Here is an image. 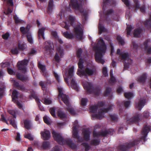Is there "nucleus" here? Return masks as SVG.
I'll list each match as a JSON object with an SVG mask.
<instances>
[{"mask_svg":"<svg viewBox=\"0 0 151 151\" xmlns=\"http://www.w3.org/2000/svg\"><path fill=\"white\" fill-rule=\"evenodd\" d=\"M103 3L104 5L103 7L104 9V6L106 5L111 6H114L116 5V1L114 0H104Z\"/></svg>","mask_w":151,"mask_h":151,"instance_id":"18","label":"nucleus"},{"mask_svg":"<svg viewBox=\"0 0 151 151\" xmlns=\"http://www.w3.org/2000/svg\"><path fill=\"white\" fill-rule=\"evenodd\" d=\"M113 130L112 129H108L101 132V136L105 137L108 134L112 135L113 134Z\"/></svg>","mask_w":151,"mask_h":151,"instance_id":"31","label":"nucleus"},{"mask_svg":"<svg viewBox=\"0 0 151 151\" xmlns=\"http://www.w3.org/2000/svg\"><path fill=\"white\" fill-rule=\"evenodd\" d=\"M95 51V58L96 61L102 64L105 62L102 58L106 51V46L103 40L101 39L97 45L93 47Z\"/></svg>","mask_w":151,"mask_h":151,"instance_id":"1","label":"nucleus"},{"mask_svg":"<svg viewBox=\"0 0 151 151\" xmlns=\"http://www.w3.org/2000/svg\"><path fill=\"white\" fill-rule=\"evenodd\" d=\"M24 123L25 127L27 129H29L31 126L29 121L27 120H25L24 121Z\"/></svg>","mask_w":151,"mask_h":151,"instance_id":"46","label":"nucleus"},{"mask_svg":"<svg viewBox=\"0 0 151 151\" xmlns=\"http://www.w3.org/2000/svg\"><path fill=\"white\" fill-rule=\"evenodd\" d=\"M90 132L87 129H85L83 131L84 139L86 141L90 140Z\"/></svg>","mask_w":151,"mask_h":151,"instance_id":"20","label":"nucleus"},{"mask_svg":"<svg viewBox=\"0 0 151 151\" xmlns=\"http://www.w3.org/2000/svg\"><path fill=\"white\" fill-rule=\"evenodd\" d=\"M50 145V143L48 141L44 142L42 145V147L44 149L48 148Z\"/></svg>","mask_w":151,"mask_h":151,"instance_id":"47","label":"nucleus"},{"mask_svg":"<svg viewBox=\"0 0 151 151\" xmlns=\"http://www.w3.org/2000/svg\"><path fill=\"white\" fill-rule=\"evenodd\" d=\"M12 101L15 103L17 100L16 99L18 98V92L16 90L13 91L12 93Z\"/></svg>","mask_w":151,"mask_h":151,"instance_id":"33","label":"nucleus"},{"mask_svg":"<svg viewBox=\"0 0 151 151\" xmlns=\"http://www.w3.org/2000/svg\"><path fill=\"white\" fill-rule=\"evenodd\" d=\"M100 141L97 139H93L91 141V144L94 145H99Z\"/></svg>","mask_w":151,"mask_h":151,"instance_id":"50","label":"nucleus"},{"mask_svg":"<svg viewBox=\"0 0 151 151\" xmlns=\"http://www.w3.org/2000/svg\"><path fill=\"white\" fill-rule=\"evenodd\" d=\"M73 32L76 35V37L80 40L83 39V31L80 24H77L73 26Z\"/></svg>","mask_w":151,"mask_h":151,"instance_id":"11","label":"nucleus"},{"mask_svg":"<svg viewBox=\"0 0 151 151\" xmlns=\"http://www.w3.org/2000/svg\"><path fill=\"white\" fill-rule=\"evenodd\" d=\"M8 120L10 122V124L15 129L17 128V126L15 123V120L14 119H12L11 118L9 117L8 119Z\"/></svg>","mask_w":151,"mask_h":151,"instance_id":"40","label":"nucleus"},{"mask_svg":"<svg viewBox=\"0 0 151 151\" xmlns=\"http://www.w3.org/2000/svg\"><path fill=\"white\" fill-rule=\"evenodd\" d=\"M41 134L44 140L49 139L50 137V133L47 130H45L44 131L41 132Z\"/></svg>","mask_w":151,"mask_h":151,"instance_id":"16","label":"nucleus"},{"mask_svg":"<svg viewBox=\"0 0 151 151\" xmlns=\"http://www.w3.org/2000/svg\"><path fill=\"white\" fill-rule=\"evenodd\" d=\"M125 97L128 99H131L133 97V93L131 92H126L124 93Z\"/></svg>","mask_w":151,"mask_h":151,"instance_id":"41","label":"nucleus"},{"mask_svg":"<svg viewBox=\"0 0 151 151\" xmlns=\"http://www.w3.org/2000/svg\"><path fill=\"white\" fill-rule=\"evenodd\" d=\"M17 78L23 82H26L29 80V77L27 75H21L20 73L17 74Z\"/></svg>","mask_w":151,"mask_h":151,"instance_id":"17","label":"nucleus"},{"mask_svg":"<svg viewBox=\"0 0 151 151\" xmlns=\"http://www.w3.org/2000/svg\"><path fill=\"white\" fill-rule=\"evenodd\" d=\"M110 118L111 121L112 122H117L118 120V116L116 114H113L110 115Z\"/></svg>","mask_w":151,"mask_h":151,"instance_id":"42","label":"nucleus"},{"mask_svg":"<svg viewBox=\"0 0 151 151\" xmlns=\"http://www.w3.org/2000/svg\"><path fill=\"white\" fill-rule=\"evenodd\" d=\"M105 101H99L98 102L96 106H97L98 108L100 107H103L105 105Z\"/></svg>","mask_w":151,"mask_h":151,"instance_id":"54","label":"nucleus"},{"mask_svg":"<svg viewBox=\"0 0 151 151\" xmlns=\"http://www.w3.org/2000/svg\"><path fill=\"white\" fill-rule=\"evenodd\" d=\"M24 137L27 139H28L30 141L33 140L34 139L33 137L30 133L26 134L24 136Z\"/></svg>","mask_w":151,"mask_h":151,"instance_id":"63","label":"nucleus"},{"mask_svg":"<svg viewBox=\"0 0 151 151\" xmlns=\"http://www.w3.org/2000/svg\"><path fill=\"white\" fill-rule=\"evenodd\" d=\"M8 112L9 114L12 115V117H13V119L16 118V112L14 110H9L8 111Z\"/></svg>","mask_w":151,"mask_h":151,"instance_id":"57","label":"nucleus"},{"mask_svg":"<svg viewBox=\"0 0 151 151\" xmlns=\"http://www.w3.org/2000/svg\"><path fill=\"white\" fill-rule=\"evenodd\" d=\"M68 22L70 25L74 26L75 25L76 18L74 16L70 15L68 17Z\"/></svg>","mask_w":151,"mask_h":151,"instance_id":"25","label":"nucleus"},{"mask_svg":"<svg viewBox=\"0 0 151 151\" xmlns=\"http://www.w3.org/2000/svg\"><path fill=\"white\" fill-rule=\"evenodd\" d=\"M42 102L46 105L50 104L52 102L51 100L48 99H46V98L42 100Z\"/></svg>","mask_w":151,"mask_h":151,"instance_id":"49","label":"nucleus"},{"mask_svg":"<svg viewBox=\"0 0 151 151\" xmlns=\"http://www.w3.org/2000/svg\"><path fill=\"white\" fill-rule=\"evenodd\" d=\"M38 68L40 69L42 71V72L44 74L45 70V67L44 65H43L40 63L38 64Z\"/></svg>","mask_w":151,"mask_h":151,"instance_id":"52","label":"nucleus"},{"mask_svg":"<svg viewBox=\"0 0 151 151\" xmlns=\"http://www.w3.org/2000/svg\"><path fill=\"white\" fill-rule=\"evenodd\" d=\"M99 34H101L103 32H105L106 31V29L104 27L100 24H99Z\"/></svg>","mask_w":151,"mask_h":151,"instance_id":"39","label":"nucleus"},{"mask_svg":"<svg viewBox=\"0 0 151 151\" xmlns=\"http://www.w3.org/2000/svg\"><path fill=\"white\" fill-rule=\"evenodd\" d=\"M132 29V27L131 26H129L127 27L126 30L127 32V36L129 37V36L130 35Z\"/></svg>","mask_w":151,"mask_h":151,"instance_id":"53","label":"nucleus"},{"mask_svg":"<svg viewBox=\"0 0 151 151\" xmlns=\"http://www.w3.org/2000/svg\"><path fill=\"white\" fill-rule=\"evenodd\" d=\"M147 78V73H144L138 78L137 81L140 83H144L145 82Z\"/></svg>","mask_w":151,"mask_h":151,"instance_id":"30","label":"nucleus"},{"mask_svg":"<svg viewBox=\"0 0 151 151\" xmlns=\"http://www.w3.org/2000/svg\"><path fill=\"white\" fill-rule=\"evenodd\" d=\"M54 59L55 60V61L56 62L58 63L60 62V57L57 52L55 53V56L54 57Z\"/></svg>","mask_w":151,"mask_h":151,"instance_id":"62","label":"nucleus"},{"mask_svg":"<svg viewBox=\"0 0 151 151\" xmlns=\"http://www.w3.org/2000/svg\"><path fill=\"white\" fill-rule=\"evenodd\" d=\"M13 84L14 87L17 89L22 91H24L25 90V88L24 85H20L17 81L14 80Z\"/></svg>","mask_w":151,"mask_h":151,"instance_id":"21","label":"nucleus"},{"mask_svg":"<svg viewBox=\"0 0 151 151\" xmlns=\"http://www.w3.org/2000/svg\"><path fill=\"white\" fill-rule=\"evenodd\" d=\"M12 11L13 8L8 7L7 10L4 11V13L6 15H8L9 14L11 13Z\"/></svg>","mask_w":151,"mask_h":151,"instance_id":"61","label":"nucleus"},{"mask_svg":"<svg viewBox=\"0 0 151 151\" xmlns=\"http://www.w3.org/2000/svg\"><path fill=\"white\" fill-rule=\"evenodd\" d=\"M116 82V79L114 76H111L109 81V83L111 85H113Z\"/></svg>","mask_w":151,"mask_h":151,"instance_id":"48","label":"nucleus"},{"mask_svg":"<svg viewBox=\"0 0 151 151\" xmlns=\"http://www.w3.org/2000/svg\"><path fill=\"white\" fill-rule=\"evenodd\" d=\"M149 113L147 111H144L142 114H138L132 117L130 121L132 122H138L139 121L144 120V119L149 118Z\"/></svg>","mask_w":151,"mask_h":151,"instance_id":"10","label":"nucleus"},{"mask_svg":"<svg viewBox=\"0 0 151 151\" xmlns=\"http://www.w3.org/2000/svg\"><path fill=\"white\" fill-rule=\"evenodd\" d=\"M96 69L93 66L87 67L84 70H78L77 72V74L80 77H84L85 78L88 79V76L95 75L96 73Z\"/></svg>","mask_w":151,"mask_h":151,"instance_id":"5","label":"nucleus"},{"mask_svg":"<svg viewBox=\"0 0 151 151\" xmlns=\"http://www.w3.org/2000/svg\"><path fill=\"white\" fill-rule=\"evenodd\" d=\"M29 28L28 27H27L26 28L23 27H21L20 28V31L22 32V33L24 35L27 34L28 33H30L29 32Z\"/></svg>","mask_w":151,"mask_h":151,"instance_id":"32","label":"nucleus"},{"mask_svg":"<svg viewBox=\"0 0 151 151\" xmlns=\"http://www.w3.org/2000/svg\"><path fill=\"white\" fill-rule=\"evenodd\" d=\"M140 141V139H136L132 142L126 143L125 145H120L118 147V148L122 151H128L130 148L138 144Z\"/></svg>","mask_w":151,"mask_h":151,"instance_id":"8","label":"nucleus"},{"mask_svg":"<svg viewBox=\"0 0 151 151\" xmlns=\"http://www.w3.org/2000/svg\"><path fill=\"white\" fill-rule=\"evenodd\" d=\"M88 101V99L87 98H82L81 101V104L82 106H84L86 105Z\"/></svg>","mask_w":151,"mask_h":151,"instance_id":"56","label":"nucleus"},{"mask_svg":"<svg viewBox=\"0 0 151 151\" xmlns=\"http://www.w3.org/2000/svg\"><path fill=\"white\" fill-rule=\"evenodd\" d=\"M144 24L145 27L150 32L151 31V14L150 15L149 19L144 22Z\"/></svg>","mask_w":151,"mask_h":151,"instance_id":"22","label":"nucleus"},{"mask_svg":"<svg viewBox=\"0 0 151 151\" xmlns=\"http://www.w3.org/2000/svg\"><path fill=\"white\" fill-rule=\"evenodd\" d=\"M151 41L150 39H147L143 43L144 49L147 54H151Z\"/></svg>","mask_w":151,"mask_h":151,"instance_id":"14","label":"nucleus"},{"mask_svg":"<svg viewBox=\"0 0 151 151\" xmlns=\"http://www.w3.org/2000/svg\"><path fill=\"white\" fill-rule=\"evenodd\" d=\"M28 61L27 60L24 59L21 61H19L17 63V67L19 69L21 70L24 73L26 72V66L28 64Z\"/></svg>","mask_w":151,"mask_h":151,"instance_id":"13","label":"nucleus"},{"mask_svg":"<svg viewBox=\"0 0 151 151\" xmlns=\"http://www.w3.org/2000/svg\"><path fill=\"white\" fill-rule=\"evenodd\" d=\"M52 133L55 140L58 143L61 144H66L73 149H76L77 146L73 142L71 139H65L60 134L57 133L54 131H53Z\"/></svg>","mask_w":151,"mask_h":151,"instance_id":"3","label":"nucleus"},{"mask_svg":"<svg viewBox=\"0 0 151 151\" xmlns=\"http://www.w3.org/2000/svg\"><path fill=\"white\" fill-rule=\"evenodd\" d=\"M58 90L59 92L58 96L62 98V100L65 104L67 106L66 109L70 113L73 115L76 114V112L73 109L70 107V103L69 100V97L68 95L63 93L62 88L58 87Z\"/></svg>","mask_w":151,"mask_h":151,"instance_id":"4","label":"nucleus"},{"mask_svg":"<svg viewBox=\"0 0 151 151\" xmlns=\"http://www.w3.org/2000/svg\"><path fill=\"white\" fill-rule=\"evenodd\" d=\"M27 37L28 42L31 44L32 43V39L30 33H28L27 34Z\"/></svg>","mask_w":151,"mask_h":151,"instance_id":"51","label":"nucleus"},{"mask_svg":"<svg viewBox=\"0 0 151 151\" xmlns=\"http://www.w3.org/2000/svg\"><path fill=\"white\" fill-rule=\"evenodd\" d=\"M72 6L73 8L79 11L82 14L83 19L86 21L87 19V13L84 11L82 5L77 0H70V3L69 6L66 7L65 10L67 11L71 12L70 6Z\"/></svg>","mask_w":151,"mask_h":151,"instance_id":"2","label":"nucleus"},{"mask_svg":"<svg viewBox=\"0 0 151 151\" xmlns=\"http://www.w3.org/2000/svg\"><path fill=\"white\" fill-rule=\"evenodd\" d=\"M142 32V30L140 28H137L134 30V36L135 37H139L140 34Z\"/></svg>","mask_w":151,"mask_h":151,"instance_id":"34","label":"nucleus"},{"mask_svg":"<svg viewBox=\"0 0 151 151\" xmlns=\"http://www.w3.org/2000/svg\"><path fill=\"white\" fill-rule=\"evenodd\" d=\"M29 97L30 99H31L32 98H34L35 99L37 102L40 101L39 99L34 93H31V94L29 95Z\"/></svg>","mask_w":151,"mask_h":151,"instance_id":"44","label":"nucleus"},{"mask_svg":"<svg viewBox=\"0 0 151 151\" xmlns=\"http://www.w3.org/2000/svg\"><path fill=\"white\" fill-rule=\"evenodd\" d=\"M2 1L6 2L7 4L11 6L14 5L13 0H2Z\"/></svg>","mask_w":151,"mask_h":151,"instance_id":"59","label":"nucleus"},{"mask_svg":"<svg viewBox=\"0 0 151 151\" xmlns=\"http://www.w3.org/2000/svg\"><path fill=\"white\" fill-rule=\"evenodd\" d=\"M53 6V0H50L49 1L48 7L47 9V12L48 13L50 14L52 9Z\"/></svg>","mask_w":151,"mask_h":151,"instance_id":"28","label":"nucleus"},{"mask_svg":"<svg viewBox=\"0 0 151 151\" xmlns=\"http://www.w3.org/2000/svg\"><path fill=\"white\" fill-rule=\"evenodd\" d=\"M45 48L47 50H50L52 49L53 45L50 41H48L45 43Z\"/></svg>","mask_w":151,"mask_h":151,"instance_id":"27","label":"nucleus"},{"mask_svg":"<svg viewBox=\"0 0 151 151\" xmlns=\"http://www.w3.org/2000/svg\"><path fill=\"white\" fill-rule=\"evenodd\" d=\"M58 115L61 119H64L66 117L67 115L63 111L59 110L58 112Z\"/></svg>","mask_w":151,"mask_h":151,"instance_id":"38","label":"nucleus"},{"mask_svg":"<svg viewBox=\"0 0 151 151\" xmlns=\"http://www.w3.org/2000/svg\"><path fill=\"white\" fill-rule=\"evenodd\" d=\"M83 87L90 93H93L97 96L100 94L101 89L99 87H97L94 88L91 83L86 82L83 84Z\"/></svg>","mask_w":151,"mask_h":151,"instance_id":"7","label":"nucleus"},{"mask_svg":"<svg viewBox=\"0 0 151 151\" xmlns=\"http://www.w3.org/2000/svg\"><path fill=\"white\" fill-rule=\"evenodd\" d=\"M124 2L126 6L128 7L129 9H131V7L130 4L128 0H122Z\"/></svg>","mask_w":151,"mask_h":151,"instance_id":"60","label":"nucleus"},{"mask_svg":"<svg viewBox=\"0 0 151 151\" xmlns=\"http://www.w3.org/2000/svg\"><path fill=\"white\" fill-rule=\"evenodd\" d=\"M112 106H110L107 108L100 109L98 114H94L92 115L93 118H95L98 119H101L104 117V115L105 113L107 112L111 109Z\"/></svg>","mask_w":151,"mask_h":151,"instance_id":"12","label":"nucleus"},{"mask_svg":"<svg viewBox=\"0 0 151 151\" xmlns=\"http://www.w3.org/2000/svg\"><path fill=\"white\" fill-rule=\"evenodd\" d=\"M120 56L121 59L124 60V69H127L129 68V65L131 64L132 62V60L129 58L128 53H122L120 54Z\"/></svg>","mask_w":151,"mask_h":151,"instance_id":"9","label":"nucleus"},{"mask_svg":"<svg viewBox=\"0 0 151 151\" xmlns=\"http://www.w3.org/2000/svg\"><path fill=\"white\" fill-rule=\"evenodd\" d=\"M150 130V128L147 125H145L141 132V134L143 136L141 137V139L145 141V139L148 133Z\"/></svg>","mask_w":151,"mask_h":151,"instance_id":"15","label":"nucleus"},{"mask_svg":"<svg viewBox=\"0 0 151 151\" xmlns=\"http://www.w3.org/2000/svg\"><path fill=\"white\" fill-rule=\"evenodd\" d=\"M116 39L120 45H123L124 44L125 42L124 39L120 36H118Z\"/></svg>","mask_w":151,"mask_h":151,"instance_id":"43","label":"nucleus"},{"mask_svg":"<svg viewBox=\"0 0 151 151\" xmlns=\"http://www.w3.org/2000/svg\"><path fill=\"white\" fill-rule=\"evenodd\" d=\"M18 50L23 51L26 48L27 45L25 43H23L20 44L19 43H18Z\"/></svg>","mask_w":151,"mask_h":151,"instance_id":"35","label":"nucleus"},{"mask_svg":"<svg viewBox=\"0 0 151 151\" xmlns=\"http://www.w3.org/2000/svg\"><path fill=\"white\" fill-rule=\"evenodd\" d=\"M89 109L90 111L91 112L94 113L97 112L98 108L96 105L91 106H90Z\"/></svg>","mask_w":151,"mask_h":151,"instance_id":"37","label":"nucleus"},{"mask_svg":"<svg viewBox=\"0 0 151 151\" xmlns=\"http://www.w3.org/2000/svg\"><path fill=\"white\" fill-rule=\"evenodd\" d=\"M52 83V82L49 80L47 79L46 81L43 82L41 81L39 83V85L43 88H45L47 87L48 84L50 85Z\"/></svg>","mask_w":151,"mask_h":151,"instance_id":"23","label":"nucleus"},{"mask_svg":"<svg viewBox=\"0 0 151 151\" xmlns=\"http://www.w3.org/2000/svg\"><path fill=\"white\" fill-rule=\"evenodd\" d=\"M50 111L51 115L54 117L56 116L55 114V108L54 107L51 108L50 109Z\"/></svg>","mask_w":151,"mask_h":151,"instance_id":"55","label":"nucleus"},{"mask_svg":"<svg viewBox=\"0 0 151 151\" xmlns=\"http://www.w3.org/2000/svg\"><path fill=\"white\" fill-rule=\"evenodd\" d=\"M45 29V27H42L39 29L38 32V35L39 40L41 38V37H42L43 40L45 39L44 32Z\"/></svg>","mask_w":151,"mask_h":151,"instance_id":"19","label":"nucleus"},{"mask_svg":"<svg viewBox=\"0 0 151 151\" xmlns=\"http://www.w3.org/2000/svg\"><path fill=\"white\" fill-rule=\"evenodd\" d=\"M146 101L144 99L140 100L137 104H136V106L138 108L139 110L140 111L143 106L145 105Z\"/></svg>","mask_w":151,"mask_h":151,"instance_id":"26","label":"nucleus"},{"mask_svg":"<svg viewBox=\"0 0 151 151\" xmlns=\"http://www.w3.org/2000/svg\"><path fill=\"white\" fill-rule=\"evenodd\" d=\"M74 69L73 66H72L69 69L67 74V77L64 78V80L67 83L68 80L70 79L71 80V86L72 88L76 91H78V88L77 84L76 82L75 79L73 77Z\"/></svg>","mask_w":151,"mask_h":151,"instance_id":"6","label":"nucleus"},{"mask_svg":"<svg viewBox=\"0 0 151 151\" xmlns=\"http://www.w3.org/2000/svg\"><path fill=\"white\" fill-rule=\"evenodd\" d=\"M83 63V60L81 58H80L79 60L78 64V67L79 69H78V70H83L84 67Z\"/></svg>","mask_w":151,"mask_h":151,"instance_id":"36","label":"nucleus"},{"mask_svg":"<svg viewBox=\"0 0 151 151\" xmlns=\"http://www.w3.org/2000/svg\"><path fill=\"white\" fill-rule=\"evenodd\" d=\"M73 137L77 139L79 141H80V136L78 134V129H76L75 126L73 129Z\"/></svg>","mask_w":151,"mask_h":151,"instance_id":"24","label":"nucleus"},{"mask_svg":"<svg viewBox=\"0 0 151 151\" xmlns=\"http://www.w3.org/2000/svg\"><path fill=\"white\" fill-rule=\"evenodd\" d=\"M111 91V88L110 87L106 88L105 91L104 93V96H107L110 94Z\"/></svg>","mask_w":151,"mask_h":151,"instance_id":"45","label":"nucleus"},{"mask_svg":"<svg viewBox=\"0 0 151 151\" xmlns=\"http://www.w3.org/2000/svg\"><path fill=\"white\" fill-rule=\"evenodd\" d=\"M83 52L81 48L78 49L76 51V55L78 58H80L81 56V54Z\"/></svg>","mask_w":151,"mask_h":151,"instance_id":"58","label":"nucleus"},{"mask_svg":"<svg viewBox=\"0 0 151 151\" xmlns=\"http://www.w3.org/2000/svg\"><path fill=\"white\" fill-rule=\"evenodd\" d=\"M102 73L103 75L105 77L107 76H108V74L107 72V68L106 67H104L102 69Z\"/></svg>","mask_w":151,"mask_h":151,"instance_id":"64","label":"nucleus"},{"mask_svg":"<svg viewBox=\"0 0 151 151\" xmlns=\"http://www.w3.org/2000/svg\"><path fill=\"white\" fill-rule=\"evenodd\" d=\"M63 36L68 39H72L74 38V35L72 33H69L68 31L63 32Z\"/></svg>","mask_w":151,"mask_h":151,"instance_id":"29","label":"nucleus"}]
</instances>
